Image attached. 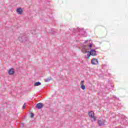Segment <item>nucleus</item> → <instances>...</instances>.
<instances>
[{
    "mask_svg": "<svg viewBox=\"0 0 128 128\" xmlns=\"http://www.w3.org/2000/svg\"><path fill=\"white\" fill-rule=\"evenodd\" d=\"M85 52H88V54H87V56H85L87 60H88L90 58V56H96L98 55L96 54V50L91 49L90 51H86Z\"/></svg>",
    "mask_w": 128,
    "mask_h": 128,
    "instance_id": "f257e3e1",
    "label": "nucleus"
},
{
    "mask_svg": "<svg viewBox=\"0 0 128 128\" xmlns=\"http://www.w3.org/2000/svg\"><path fill=\"white\" fill-rule=\"evenodd\" d=\"M18 39L19 40L20 42H28V37H26V36L24 34H20Z\"/></svg>",
    "mask_w": 128,
    "mask_h": 128,
    "instance_id": "f03ea898",
    "label": "nucleus"
},
{
    "mask_svg": "<svg viewBox=\"0 0 128 128\" xmlns=\"http://www.w3.org/2000/svg\"><path fill=\"white\" fill-rule=\"evenodd\" d=\"M92 64L94 65L98 64V59L94 58L92 60Z\"/></svg>",
    "mask_w": 128,
    "mask_h": 128,
    "instance_id": "7ed1b4c3",
    "label": "nucleus"
},
{
    "mask_svg": "<svg viewBox=\"0 0 128 128\" xmlns=\"http://www.w3.org/2000/svg\"><path fill=\"white\" fill-rule=\"evenodd\" d=\"M36 108H38V110H40V108H44V104L42 103H38L36 105Z\"/></svg>",
    "mask_w": 128,
    "mask_h": 128,
    "instance_id": "20e7f679",
    "label": "nucleus"
},
{
    "mask_svg": "<svg viewBox=\"0 0 128 128\" xmlns=\"http://www.w3.org/2000/svg\"><path fill=\"white\" fill-rule=\"evenodd\" d=\"M16 12L18 14H22L24 10H22V8H18L16 9Z\"/></svg>",
    "mask_w": 128,
    "mask_h": 128,
    "instance_id": "39448f33",
    "label": "nucleus"
},
{
    "mask_svg": "<svg viewBox=\"0 0 128 128\" xmlns=\"http://www.w3.org/2000/svg\"><path fill=\"white\" fill-rule=\"evenodd\" d=\"M98 123L99 124V126H102L104 125V120L98 119Z\"/></svg>",
    "mask_w": 128,
    "mask_h": 128,
    "instance_id": "423d86ee",
    "label": "nucleus"
},
{
    "mask_svg": "<svg viewBox=\"0 0 128 128\" xmlns=\"http://www.w3.org/2000/svg\"><path fill=\"white\" fill-rule=\"evenodd\" d=\"M80 31H81V34L82 36H86V32L85 30H84V29L81 28Z\"/></svg>",
    "mask_w": 128,
    "mask_h": 128,
    "instance_id": "0eeeda50",
    "label": "nucleus"
},
{
    "mask_svg": "<svg viewBox=\"0 0 128 128\" xmlns=\"http://www.w3.org/2000/svg\"><path fill=\"white\" fill-rule=\"evenodd\" d=\"M89 118H92L94 116V113L92 111L89 112H88Z\"/></svg>",
    "mask_w": 128,
    "mask_h": 128,
    "instance_id": "6e6552de",
    "label": "nucleus"
},
{
    "mask_svg": "<svg viewBox=\"0 0 128 128\" xmlns=\"http://www.w3.org/2000/svg\"><path fill=\"white\" fill-rule=\"evenodd\" d=\"M8 74H10V75L14 74V69L12 68H10L8 71Z\"/></svg>",
    "mask_w": 128,
    "mask_h": 128,
    "instance_id": "1a4fd4ad",
    "label": "nucleus"
},
{
    "mask_svg": "<svg viewBox=\"0 0 128 128\" xmlns=\"http://www.w3.org/2000/svg\"><path fill=\"white\" fill-rule=\"evenodd\" d=\"M40 84H42L40 83V82H36L34 84V86H40Z\"/></svg>",
    "mask_w": 128,
    "mask_h": 128,
    "instance_id": "9d476101",
    "label": "nucleus"
},
{
    "mask_svg": "<svg viewBox=\"0 0 128 128\" xmlns=\"http://www.w3.org/2000/svg\"><path fill=\"white\" fill-rule=\"evenodd\" d=\"M92 122H96V117L94 116H92V117H91Z\"/></svg>",
    "mask_w": 128,
    "mask_h": 128,
    "instance_id": "9b49d317",
    "label": "nucleus"
},
{
    "mask_svg": "<svg viewBox=\"0 0 128 128\" xmlns=\"http://www.w3.org/2000/svg\"><path fill=\"white\" fill-rule=\"evenodd\" d=\"M80 88H82V90H86V86H84V84H81Z\"/></svg>",
    "mask_w": 128,
    "mask_h": 128,
    "instance_id": "f8f14e48",
    "label": "nucleus"
},
{
    "mask_svg": "<svg viewBox=\"0 0 128 128\" xmlns=\"http://www.w3.org/2000/svg\"><path fill=\"white\" fill-rule=\"evenodd\" d=\"M34 113H32V112H31L30 113V118H34Z\"/></svg>",
    "mask_w": 128,
    "mask_h": 128,
    "instance_id": "ddd939ff",
    "label": "nucleus"
},
{
    "mask_svg": "<svg viewBox=\"0 0 128 128\" xmlns=\"http://www.w3.org/2000/svg\"><path fill=\"white\" fill-rule=\"evenodd\" d=\"M88 47L90 48H92V43H90L88 45Z\"/></svg>",
    "mask_w": 128,
    "mask_h": 128,
    "instance_id": "4468645a",
    "label": "nucleus"
},
{
    "mask_svg": "<svg viewBox=\"0 0 128 128\" xmlns=\"http://www.w3.org/2000/svg\"><path fill=\"white\" fill-rule=\"evenodd\" d=\"M50 78H47V79L45 80V82H50Z\"/></svg>",
    "mask_w": 128,
    "mask_h": 128,
    "instance_id": "2eb2a0df",
    "label": "nucleus"
},
{
    "mask_svg": "<svg viewBox=\"0 0 128 128\" xmlns=\"http://www.w3.org/2000/svg\"><path fill=\"white\" fill-rule=\"evenodd\" d=\"M24 108H26V103L24 104L22 106V109L24 110Z\"/></svg>",
    "mask_w": 128,
    "mask_h": 128,
    "instance_id": "dca6fc26",
    "label": "nucleus"
},
{
    "mask_svg": "<svg viewBox=\"0 0 128 128\" xmlns=\"http://www.w3.org/2000/svg\"><path fill=\"white\" fill-rule=\"evenodd\" d=\"M76 32H80V28H77L76 29Z\"/></svg>",
    "mask_w": 128,
    "mask_h": 128,
    "instance_id": "f3484780",
    "label": "nucleus"
},
{
    "mask_svg": "<svg viewBox=\"0 0 128 128\" xmlns=\"http://www.w3.org/2000/svg\"><path fill=\"white\" fill-rule=\"evenodd\" d=\"M84 80H82L81 82V84H84Z\"/></svg>",
    "mask_w": 128,
    "mask_h": 128,
    "instance_id": "a211bd4d",
    "label": "nucleus"
}]
</instances>
